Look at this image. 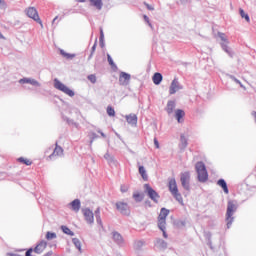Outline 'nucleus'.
<instances>
[{
  "mask_svg": "<svg viewBox=\"0 0 256 256\" xmlns=\"http://www.w3.org/2000/svg\"><path fill=\"white\" fill-rule=\"evenodd\" d=\"M144 189L146 190V193L148 195V197H150V199L152 201H154L155 203H157L159 201V193H157V191H155L151 185L149 184H145L144 185Z\"/></svg>",
  "mask_w": 256,
  "mask_h": 256,
  "instance_id": "8",
  "label": "nucleus"
},
{
  "mask_svg": "<svg viewBox=\"0 0 256 256\" xmlns=\"http://www.w3.org/2000/svg\"><path fill=\"white\" fill-rule=\"evenodd\" d=\"M168 189L173 197L176 199V201L183 205V196H181V193H179V188L177 187V181L175 180V178L169 179Z\"/></svg>",
  "mask_w": 256,
  "mask_h": 256,
  "instance_id": "1",
  "label": "nucleus"
},
{
  "mask_svg": "<svg viewBox=\"0 0 256 256\" xmlns=\"http://www.w3.org/2000/svg\"><path fill=\"white\" fill-rule=\"evenodd\" d=\"M26 15L30 17V19L36 21V23H39L41 27H43V22L41 21V18H39V13L37 12V9L35 7H29L26 10Z\"/></svg>",
  "mask_w": 256,
  "mask_h": 256,
  "instance_id": "7",
  "label": "nucleus"
},
{
  "mask_svg": "<svg viewBox=\"0 0 256 256\" xmlns=\"http://www.w3.org/2000/svg\"><path fill=\"white\" fill-rule=\"evenodd\" d=\"M169 216V210L166 208H161L160 214L158 216V227L160 231L167 229V217Z\"/></svg>",
  "mask_w": 256,
  "mask_h": 256,
  "instance_id": "4",
  "label": "nucleus"
},
{
  "mask_svg": "<svg viewBox=\"0 0 256 256\" xmlns=\"http://www.w3.org/2000/svg\"><path fill=\"white\" fill-rule=\"evenodd\" d=\"M106 111L109 117H115V109L113 108V106H108Z\"/></svg>",
  "mask_w": 256,
  "mask_h": 256,
  "instance_id": "30",
  "label": "nucleus"
},
{
  "mask_svg": "<svg viewBox=\"0 0 256 256\" xmlns=\"http://www.w3.org/2000/svg\"><path fill=\"white\" fill-rule=\"evenodd\" d=\"M234 81L236 83H238V85H240V87H242V89H245V86H243V84H241V81L237 80V79H234Z\"/></svg>",
  "mask_w": 256,
  "mask_h": 256,
  "instance_id": "43",
  "label": "nucleus"
},
{
  "mask_svg": "<svg viewBox=\"0 0 256 256\" xmlns=\"http://www.w3.org/2000/svg\"><path fill=\"white\" fill-rule=\"evenodd\" d=\"M54 21H57V17H56V18H54Z\"/></svg>",
  "mask_w": 256,
  "mask_h": 256,
  "instance_id": "53",
  "label": "nucleus"
},
{
  "mask_svg": "<svg viewBox=\"0 0 256 256\" xmlns=\"http://www.w3.org/2000/svg\"><path fill=\"white\" fill-rule=\"evenodd\" d=\"M99 212H100V211H99V209H97V211H96V215H99Z\"/></svg>",
  "mask_w": 256,
  "mask_h": 256,
  "instance_id": "51",
  "label": "nucleus"
},
{
  "mask_svg": "<svg viewBox=\"0 0 256 256\" xmlns=\"http://www.w3.org/2000/svg\"><path fill=\"white\" fill-rule=\"evenodd\" d=\"M143 19H144V21H146V23H148V25L151 26V22L149 21V18H148L147 15H144V16H143Z\"/></svg>",
  "mask_w": 256,
  "mask_h": 256,
  "instance_id": "41",
  "label": "nucleus"
},
{
  "mask_svg": "<svg viewBox=\"0 0 256 256\" xmlns=\"http://www.w3.org/2000/svg\"><path fill=\"white\" fill-rule=\"evenodd\" d=\"M51 255H53V251H49V252H47V253L45 254V256H51Z\"/></svg>",
  "mask_w": 256,
  "mask_h": 256,
  "instance_id": "46",
  "label": "nucleus"
},
{
  "mask_svg": "<svg viewBox=\"0 0 256 256\" xmlns=\"http://www.w3.org/2000/svg\"><path fill=\"white\" fill-rule=\"evenodd\" d=\"M87 79L90 81V83H97V76H95V74L88 75Z\"/></svg>",
  "mask_w": 256,
  "mask_h": 256,
  "instance_id": "33",
  "label": "nucleus"
},
{
  "mask_svg": "<svg viewBox=\"0 0 256 256\" xmlns=\"http://www.w3.org/2000/svg\"><path fill=\"white\" fill-rule=\"evenodd\" d=\"M154 145L156 149H159V140H157V138H154Z\"/></svg>",
  "mask_w": 256,
  "mask_h": 256,
  "instance_id": "42",
  "label": "nucleus"
},
{
  "mask_svg": "<svg viewBox=\"0 0 256 256\" xmlns=\"http://www.w3.org/2000/svg\"><path fill=\"white\" fill-rule=\"evenodd\" d=\"M129 81H131V75L127 72H121L119 76L120 85H129Z\"/></svg>",
  "mask_w": 256,
  "mask_h": 256,
  "instance_id": "14",
  "label": "nucleus"
},
{
  "mask_svg": "<svg viewBox=\"0 0 256 256\" xmlns=\"http://www.w3.org/2000/svg\"><path fill=\"white\" fill-rule=\"evenodd\" d=\"M72 243L75 245V247L81 251V241L77 238H73Z\"/></svg>",
  "mask_w": 256,
  "mask_h": 256,
  "instance_id": "32",
  "label": "nucleus"
},
{
  "mask_svg": "<svg viewBox=\"0 0 256 256\" xmlns=\"http://www.w3.org/2000/svg\"><path fill=\"white\" fill-rule=\"evenodd\" d=\"M62 231L66 233V235H73V232H71V229H69L67 226H62Z\"/></svg>",
  "mask_w": 256,
  "mask_h": 256,
  "instance_id": "34",
  "label": "nucleus"
},
{
  "mask_svg": "<svg viewBox=\"0 0 256 256\" xmlns=\"http://www.w3.org/2000/svg\"><path fill=\"white\" fill-rule=\"evenodd\" d=\"M82 211H83L85 221L89 223V225H92V223H94L95 221L93 211L89 210L88 208L83 209Z\"/></svg>",
  "mask_w": 256,
  "mask_h": 256,
  "instance_id": "10",
  "label": "nucleus"
},
{
  "mask_svg": "<svg viewBox=\"0 0 256 256\" xmlns=\"http://www.w3.org/2000/svg\"><path fill=\"white\" fill-rule=\"evenodd\" d=\"M175 117H176L178 123H181L182 122L181 119H183L185 117V111H183L181 109L176 110Z\"/></svg>",
  "mask_w": 256,
  "mask_h": 256,
  "instance_id": "22",
  "label": "nucleus"
},
{
  "mask_svg": "<svg viewBox=\"0 0 256 256\" xmlns=\"http://www.w3.org/2000/svg\"><path fill=\"white\" fill-rule=\"evenodd\" d=\"M180 143H181V147L182 149H185V147H187L188 143H187V138L185 137L184 134H182L180 136Z\"/></svg>",
  "mask_w": 256,
  "mask_h": 256,
  "instance_id": "27",
  "label": "nucleus"
},
{
  "mask_svg": "<svg viewBox=\"0 0 256 256\" xmlns=\"http://www.w3.org/2000/svg\"><path fill=\"white\" fill-rule=\"evenodd\" d=\"M144 5L148 9V11H155V8L153 7V5H150L147 2H144Z\"/></svg>",
  "mask_w": 256,
  "mask_h": 256,
  "instance_id": "38",
  "label": "nucleus"
},
{
  "mask_svg": "<svg viewBox=\"0 0 256 256\" xmlns=\"http://www.w3.org/2000/svg\"><path fill=\"white\" fill-rule=\"evenodd\" d=\"M196 171L198 173V180L201 181L202 183H205V181L209 179V174L207 173V168L205 167V163L197 162Z\"/></svg>",
  "mask_w": 256,
  "mask_h": 256,
  "instance_id": "3",
  "label": "nucleus"
},
{
  "mask_svg": "<svg viewBox=\"0 0 256 256\" xmlns=\"http://www.w3.org/2000/svg\"><path fill=\"white\" fill-rule=\"evenodd\" d=\"M133 199L136 201V203H141V201L145 199V194L141 192H134Z\"/></svg>",
  "mask_w": 256,
  "mask_h": 256,
  "instance_id": "20",
  "label": "nucleus"
},
{
  "mask_svg": "<svg viewBox=\"0 0 256 256\" xmlns=\"http://www.w3.org/2000/svg\"><path fill=\"white\" fill-rule=\"evenodd\" d=\"M101 39H103V30H101Z\"/></svg>",
  "mask_w": 256,
  "mask_h": 256,
  "instance_id": "50",
  "label": "nucleus"
},
{
  "mask_svg": "<svg viewBox=\"0 0 256 256\" xmlns=\"http://www.w3.org/2000/svg\"><path fill=\"white\" fill-rule=\"evenodd\" d=\"M218 37H220L221 41H224V43H228L227 37H225V33H218Z\"/></svg>",
  "mask_w": 256,
  "mask_h": 256,
  "instance_id": "35",
  "label": "nucleus"
},
{
  "mask_svg": "<svg viewBox=\"0 0 256 256\" xmlns=\"http://www.w3.org/2000/svg\"><path fill=\"white\" fill-rule=\"evenodd\" d=\"M173 109H175V102L170 101L167 104V112L168 113H173Z\"/></svg>",
  "mask_w": 256,
  "mask_h": 256,
  "instance_id": "29",
  "label": "nucleus"
},
{
  "mask_svg": "<svg viewBox=\"0 0 256 256\" xmlns=\"http://www.w3.org/2000/svg\"><path fill=\"white\" fill-rule=\"evenodd\" d=\"M77 3H85L87 0H76Z\"/></svg>",
  "mask_w": 256,
  "mask_h": 256,
  "instance_id": "48",
  "label": "nucleus"
},
{
  "mask_svg": "<svg viewBox=\"0 0 256 256\" xmlns=\"http://www.w3.org/2000/svg\"><path fill=\"white\" fill-rule=\"evenodd\" d=\"M162 231V233H163V237H164V239H167V232L165 231V229L164 230H161Z\"/></svg>",
  "mask_w": 256,
  "mask_h": 256,
  "instance_id": "45",
  "label": "nucleus"
},
{
  "mask_svg": "<svg viewBox=\"0 0 256 256\" xmlns=\"http://www.w3.org/2000/svg\"><path fill=\"white\" fill-rule=\"evenodd\" d=\"M46 239H47V241L57 239V234L55 232H47L46 233Z\"/></svg>",
  "mask_w": 256,
  "mask_h": 256,
  "instance_id": "28",
  "label": "nucleus"
},
{
  "mask_svg": "<svg viewBox=\"0 0 256 256\" xmlns=\"http://www.w3.org/2000/svg\"><path fill=\"white\" fill-rule=\"evenodd\" d=\"M164 245H167V243H165V241H163V240H160Z\"/></svg>",
  "mask_w": 256,
  "mask_h": 256,
  "instance_id": "52",
  "label": "nucleus"
},
{
  "mask_svg": "<svg viewBox=\"0 0 256 256\" xmlns=\"http://www.w3.org/2000/svg\"><path fill=\"white\" fill-rule=\"evenodd\" d=\"M152 81L154 85H161V81H163V75H161L159 72H156L152 77Z\"/></svg>",
  "mask_w": 256,
  "mask_h": 256,
  "instance_id": "17",
  "label": "nucleus"
},
{
  "mask_svg": "<svg viewBox=\"0 0 256 256\" xmlns=\"http://www.w3.org/2000/svg\"><path fill=\"white\" fill-rule=\"evenodd\" d=\"M222 48L224 49V51H225L226 53H228V55H231V52H229V49H227V45L223 44V45H222Z\"/></svg>",
  "mask_w": 256,
  "mask_h": 256,
  "instance_id": "40",
  "label": "nucleus"
},
{
  "mask_svg": "<svg viewBox=\"0 0 256 256\" xmlns=\"http://www.w3.org/2000/svg\"><path fill=\"white\" fill-rule=\"evenodd\" d=\"M121 193H127L129 191V186L127 185H122L120 188Z\"/></svg>",
  "mask_w": 256,
  "mask_h": 256,
  "instance_id": "37",
  "label": "nucleus"
},
{
  "mask_svg": "<svg viewBox=\"0 0 256 256\" xmlns=\"http://www.w3.org/2000/svg\"><path fill=\"white\" fill-rule=\"evenodd\" d=\"M113 239L116 241V243H123V237L117 232L113 233Z\"/></svg>",
  "mask_w": 256,
  "mask_h": 256,
  "instance_id": "26",
  "label": "nucleus"
},
{
  "mask_svg": "<svg viewBox=\"0 0 256 256\" xmlns=\"http://www.w3.org/2000/svg\"><path fill=\"white\" fill-rule=\"evenodd\" d=\"M63 153H64L63 147L59 146V144L56 142L55 148L53 152L48 156V159L50 161H53L57 159V157H63Z\"/></svg>",
  "mask_w": 256,
  "mask_h": 256,
  "instance_id": "9",
  "label": "nucleus"
},
{
  "mask_svg": "<svg viewBox=\"0 0 256 256\" xmlns=\"http://www.w3.org/2000/svg\"><path fill=\"white\" fill-rule=\"evenodd\" d=\"M18 162L22 163V165H27V166L33 165V161L23 157L18 158Z\"/></svg>",
  "mask_w": 256,
  "mask_h": 256,
  "instance_id": "25",
  "label": "nucleus"
},
{
  "mask_svg": "<svg viewBox=\"0 0 256 256\" xmlns=\"http://www.w3.org/2000/svg\"><path fill=\"white\" fill-rule=\"evenodd\" d=\"M69 207L71 211H74L75 213H79V210L81 209V200L75 199L70 204Z\"/></svg>",
  "mask_w": 256,
  "mask_h": 256,
  "instance_id": "15",
  "label": "nucleus"
},
{
  "mask_svg": "<svg viewBox=\"0 0 256 256\" xmlns=\"http://www.w3.org/2000/svg\"><path fill=\"white\" fill-rule=\"evenodd\" d=\"M126 121L129 125H137V115L129 114L126 116Z\"/></svg>",
  "mask_w": 256,
  "mask_h": 256,
  "instance_id": "18",
  "label": "nucleus"
},
{
  "mask_svg": "<svg viewBox=\"0 0 256 256\" xmlns=\"http://www.w3.org/2000/svg\"><path fill=\"white\" fill-rule=\"evenodd\" d=\"M19 83H29L30 85L39 86V82L35 79L23 78L19 80Z\"/></svg>",
  "mask_w": 256,
  "mask_h": 256,
  "instance_id": "21",
  "label": "nucleus"
},
{
  "mask_svg": "<svg viewBox=\"0 0 256 256\" xmlns=\"http://www.w3.org/2000/svg\"><path fill=\"white\" fill-rule=\"evenodd\" d=\"M180 183L186 191L191 189V173L186 171L180 174Z\"/></svg>",
  "mask_w": 256,
  "mask_h": 256,
  "instance_id": "6",
  "label": "nucleus"
},
{
  "mask_svg": "<svg viewBox=\"0 0 256 256\" xmlns=\"http://www.w3.org/2000/svg\"><path fill=\"white\" fill-rule=\"evenodd\" d=\"M95 49H97V43H95V44L92 46V53H91L90 57H93V54L95 53Z\"/></svg>",
  "mask_w": 256,
  "mask_h": 256,
  "instance_id": "39",
  "label": "nucleus"
},
{
  "mask_svg": "<svg viewBox=\"0 0 256 256\" xmlns=\"http://www.w3.org/2000/svg\"><path fill=\"white\" fill-rule=\"evenodd\" d=\"M237 211V202L235 200H229L227 211H226V221L228 229L233 225V213Z\"/></svg>",
  "mask_w": 256,
  "mask_h": 256,
  "instance_id": "2",
  "label": "nucleus"
},
{
  "mask_svg": "<svg viewBox=\"0 0 256 256\" xmlns=\"http://www.w3.org/2000/svg\"><path fill=\"white\" fill-rule=\"evenodd\" d=\"M91 7H95L98 11L103 9V0H89Z\"/></svg>",
  "mask_w": 256,
  "mask_h": 256,
  "instance_id": "16",
  "label": "nucleus"
},
{
  "mask_svg": "<svg viewBox=\"0 0 256 256\" xmlns=\"http://www.w3.org/2000/svg\"><path fill=\"white\" fill-rule=\"evenodd\" d=\"M54 87L55 89H58V91H62V93H65V95H68V97H75V92L71 90L69 87H67L65 84H63L59 79H54Z\"/></svg>",
  "mask_w": 256,
  "mask_h": 256,
  "instance_id": "5",
  "label": "nucleus"
},
{
  "mask_svg": "<svg viewBox=\"0 0 256 256\" xmlns=\"http://www.w3.org/2000/svg\"><path fill=\"white\" fill-rule=\"evenodd\" d=\"M108 63L110 66L115 67V62H113V58H111V55L107 54Z\"/></svg>",
  "mask_w": 256,
  "mask_h": 256,
  "instance_id": "36",
  "label": "nucleus"
},
{
  "mask_svg": "<svg viewBox=\"0 0 256 256\" xmlns=\"http://www.w3.org/2000/svg\"><path fill=\"white\" fill-rule=\"evenodd\" d=\"M116 207L123 215H129V204L126 202H118L116 203Z\"/></svg>",
  "mask_w": 256,
  "mask_h": 256,
  "instance_id": "11",
  "label": "nucleus"
},
{
  "mask_svg": "<svg viewBox=\"0 0 256 256\" xmlns=\"http://www.w3.org/2000/svg\"><path fill=\"white\" fill-rule=\"evenodd\" d=\"M96 219H97V223H99V225H103V223L101 222V216H97Z\"/></svg>",
  "mask_w": 256,
  "mask_h": 256,
  "instance_id": "44",
  "label": "nucleus"
},
{
  "mask_svg": "<svg viewBox=\"0 0 256 256\" xmlns=\"http://www.w3.org/2000/svg\"><path fill=\"white\" fill-rule=\"evenodd\" d=\"M139 174L141 175V177L144 181L149 180V176H147V170H145V167L139 166Z\"/></svg>",
  "mask_w": 256,
  "mask_h": 256,
  "instance_id": "23",
  "label": "nucleus"
},
{
  "mask_svg": "<svg viewBox=\"0 0 256 256\" xmlns=\"http://www.w3.org/2000/svg\"><path fill=\"white\" fill-rule=\"evenodd\" d=\"M239 13H240V17H242V19H245V21H247V23L251 22V19L249 18V14L245 13V10L240 8Z\"/></svg>",
  "mask_w": 256,
  "mask_h": 256,
  "instance_id": "24",
  "label": "nucleus"
},
{
  "mask_svg": "<svg viewBox=\"0 0 256 256\" xmlns=\"http://www.w3.org/2000/svg\"><path fill=\"white\" fill-rule=\"evenodd\" d=\"M61 55L65 57V59H74L75 54L67 53L63 50L60 51Z\"/></svg>",
  "mask_w": 256,
  "mask_h": 256,
  "instance_id": "31",
  "label": "nucleus"
},
{
  "mask_svg": "<svg viewBox=\"0 0 256 256\" xmlns=\"http://www.w3.org/2000/svg\"><path fill=\"white\" fill-rule=\"evenodd\" d=\"M46 249H47V241L42 240L37 243L36 247L34 248V253H36L37 255H41V253H43V251H45Z\"/></svg>",
  "mask_w": 256,
  "mask_h": 256,
  "instance_id": "12",
  "label": "nucleus"
},
{
  "mask_svg": "<svg viewBox=\"0 0 256 256\" xmlns=\"http://www.w3.org/2000/svg\"><path fill=\"white\" fill-rule=\"evenodd\" d=\"M217 185L223 189L226 195H229V188L227 187V182H225L224 179L218 180Z\"/></svg>",
  "mask_w": 256,
  "mask_h": 256,
  "instance_id": "19",
  "label": "nucleus"
},
{
  "mask_svg": "<svg viewBox=\"0 0 256 256\" xmlns=\"http://www.w3.org/2000/svg\"><path fill=\"white\" fill-rule=\"evenodd\" d=\"M5 5V2L3 0H0V7H3Z\"/></svg>",
  "mask_w": 256,
  "mask_h": 256,
  "instance_id": "49",
  "label": "nucleus"
},
{
  "mask_svg": "<svg viewBox=\"0 0 256 256\" xmlns=\"http://www.w3.org/2000/svg\"><path fill=\"white\" fill-rule=\"evenodd\" d=\"M179 89H183V87H181L179 85V81L177 80V78H175L172 82H171V85H170V88H169V93L170 95H175V93H177V91H179Z\"/></svg>",
  "mask_w": 256,
  "mask_h": 256,
  "instance_id": "13",
  "label": "nucleus"
},
{
  "mask_svg": "<svg viewBox=\"0 0 256 256\" xmlns=\"http://www.w3.org/2000/svg\"><path fill=\"white\" fill-rule=\"evenodd\" d=\"M98 133H100V135H101V137H107L106 135H105V133H103V132H101V131H98Z\"/></svg>",
  "mask_w": 256,
  "mask_h": 256,
  "instance_id": "47",
  "label": "nucleus"
}]
</instances>
